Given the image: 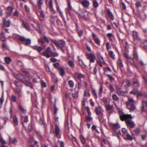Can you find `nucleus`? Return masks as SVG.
Segmentation results:
<instances>
[{"mask_svg":"<svg viewBox=\"0 0 147 147\" xmlns=\"http://www.w3.org/2000/svg\"><path fill=\"white\" fill-rule=\"evenodd\" d=\"M19 110L22 111L23 113H25L26 112V110L24 109L22 107L19 105Z\"/></svg>","mask_w":147,"mask_h":147,"instance_id":"nucleus-34","label":"nucleus"},{"mask_svg":"<svg viewBox=\"0 0 147 147\" xmlns=\"http://www.w3.org/2000/svg\"><path fill=\"white\" fill-rule=\"evenodd\" d=\"M78 33L80 36H82L83 35V32L81 30H80L78 32Z\"/></svg>","mask_w":147,"mask_h":147,"instance_id":"nucleus-57","label":"nucleus"},{"mask_svg":"<svg viewBox=\"0 0 147 147\" xmlns=\"http://www.w3.org/2000/svg\"><path fill=\"white\" fill-rule=\"evenodd\" d=\"M92 91L93 94L95 96L96 98H97V96L96 93V90L94 89H92Z\"/></svg>","mask_w":147,"mask_h":147,"instance_id":"nucleus-61","label":"nucleus"},{"mask_svg":"<svg viewBox=\"0 0 147 147\" xmlns=\"http://www.w3.org/2000/svg\"><path fill=\"white\" fill-rule=\"evenodd\" d=\"M50 60L51 62L54 63L57 61V60L54 58H52L50 59Z\"/></svg>","mask_w":147,"mask_h":147,"instance_id":"nucleus-59","label":"nucleus"},{"mask_svg":"<svg viewBox=\"0 0 147 147\" xmlns=\"http://www.w3.org/2000/svg\"><path fill=\"white\" fill-rule=\"evenodd\" d=\"M49 53L45 52L43 53V55L47 57V58H49L50 57H51V55H50L49 54Z\"/></svg>","mask_w":147,"mask_h":147,"instance_id":"nucleus-41","label":"nucleus"},{"mask_svg":"<svg viewBox=\"0 0 147 147\" xmlns=\"http://www.w3.org/2000/svg\"><path fill=\"white\" fill-rule=\"evenodd\" d=\"M87 59H89L90 62L94 63L95 59V57L94 55L92 53H89L86 55Z\"/></svg>","mask_w":147,"mask_h":147,"instance_id":"nucleus-5","label":"nucleus"},{"mask_svg":"<svg viewBox=\"0 0 147 147\" xmlns=\"http://www.w3.org/2000/svg\"><path fill=\"white\" fill-rule=\"evenodd\" d=\"M80 138L82 143L83 144H84L86 143V140L84 136L82 135H81L80 136Z\"/></svg>","mask_w":147,"mask_h":147,"instance_id":"nucleus-30","label":"nucleus"},{"mask_svg":"<svg viewBox=\"0 0 147 147\" xmlns=\"http://www.w3.org/2000/svg\"><path fill=\"white\" fill-rule=\"evenodd\" d=\"M33 48L34 49L37 50L38 52H40L43 49L42 48L36 45L34 46Z\"/></svg>","mask_w":147,"mask_h":147,"instance_id":"nucleus-22","label":"nucleus"},{"mask_svg":"<svg viewBox=\"0 0 147 147\" xmlns=\"http://www.w3.org/2000/svg\"><path fill=\"white\" fill-rule=\"evenodd\" d=\"M109 55L113 59L115 58V55L113 52L111 51H110L109 52Z\"/></svg>","mask_w":147,"mask_h":147,"instance_id":"nucleus-31","label":"nucleus"},{"mask_svg":"<svg viewBox=\"0 0 147 147\" xmlns=\"http://www.w3.org/2000/svg\"><path fill=\"white\" fill-rule=\"evenodd\" d=\"M106 108L107 111H109L113 109V106L110 105H107L106 106Z\"/></svg>","mask_w":147,"mask_h":147,"instance_id":"nucleus-36","label":"nucleus"},{"mask_svg":"<svg viewBox=\"0 0 147 147\" xmlns=\"http://www.w3.org/2000/svg\"><path fill=\"white\" fill-rule=\"evenodd\" d=\"M128 102H126V104L128 106L130 105V103L133 104V103L134 102V100L133 98H128Z\"/></svg>","mask_w":147,"mask_h":147,"instance_id":"nucleus-20","label":"nucleus"},{"mask_svg":"<svg viewBox=\"0 0 147 147\" xmlns=\"http://www.w3.org/2000/svg\"><path fill=\"white\" fill-rule=\"evenodd\" d=\"M109 89L111 91L113 92L114 91V89L113 86L111 85L110 84L109 85Z\"/></svg>","mask_w":147,"mask_h":147,"instance_id":"nucleus-62","label":"nucleus"},{"mask_svg":"<svg viewBox=\"0 0 147 147\" xmlns=\"http://www.w3.org/2000/svg\"><path fill=\"white\" fill-rule=\"evenodd\" d=\"M141 137L142 139L143 140H146L147 136L145 135H142Z\"/></svg>","mask_w":147,"mask_h":147,"instance_id":"nucleus-63","label":"nucleus"},{"mask_svg":"<svg viewBox=\"0 0 147 147\" xmlns=\"http://www.w3.org/2000/svg\"><path fill=\"white\" fill-rule=\"evenodd\" d=\"M72 96L73 97H77L78 96V94L77 92L72 94Z\"/></svg>","mask_w":147,"mask_h":147,"instance_id":"nucleus-60","label":"nucleus"},{"mask_svg":"<svg viewBox=\"0 0 147 147\" xmlns=\"http://www.w3.org/2000/svg\"><path fill=\"white\" fill-rule=\"evenodd\" d=\"M109 17L112 20H114V16L112 13L111 12L110 9H108L107 11Z\"/></svg>","mask_w":147,"mask_h":147,"instance_id":"nucleus-16","label":"nucleus"},{"mask_svg":"<svg viewBox=\"0 0 147 147\" xmlns=\"http://www.w3.org/2000/svg\"><path fill=\"white\" fill-rule=\"evenodd\" d=\"M68 83L69 86L71 88H73L74 86V82L71 80L68 81Z\"/></svg>","mask_w":147,"mask_h":147,"instance_id":"nucleus-32","label":"nucleus"},{"mask_svg":"<svg viewBox=\"0 0 147 147\" xmlns=\"http://www.w3.org/2000/svg\"><path fill=\"white\" fill-rule=\"evenodd\" d=\"M96 113L98 116H103V113L102 112V110L100 107H96L95 109Z\"/></svg>","mask_w":147,"mask_h":147,"instance_id":"nucleus-7","label":"nucleus"},{"mask_svg":"<svg viewBox=\"0 0 147 147\" xmlns=\"http://www.w3.org/2000/svg\"><path fill=\"white\" fill-rule=\"evenodd\" d=\"M136 6L137 7H139L142 6V3L140 2H138L136 3Z\"/></svg>","mask_w":147,"mask_h":147,"instance_id":"nucleus-47","label":"nucleus"},{"mask_svg":"<svg viewBox=\"0 0 147 147\" xmlns=\"http://www.w3.org/2000/svg\"><path fill=\"white\" fill-rule=\"evenodd\" d=\"M43 38H41L39 39L38 40V42H40L42 45H44L45 43V42L43 40Z\"/></svg>","mask_w":147,"mask_h":147,"instance_id":"nucleus-48","label":"nucleus"},{"mask_svg":"<svg viewBox=\"0 0 147 147\" xmlns=\"http://www.w3.org/2000/svg\"><path fill=\"white\" fill-rule=\"evenodd\" d=\"M130 93L131 94H134L137 96H140L142 95L141 93L138 92V90L135 88L134 89L130 91Z\"/></svg>","mask_w":147,"mask_h":147,"instance_id":"nucleus-8","label":"nucleus"},{"mask_svg":"<svg viewBox=\"0 0 147 147\" xmlns=\"http://www.w3.org/2000/svg\"><path fill=\"white\" fill-rule=\"evenodd\" d=\"M24 73L23 74H19V77H20V78H21L22 77H24V78L25 79L26 75H27V76H28V74H25L24 72Z\"/></svg>","mask_w":147,"mask_h":147,"instance_id":"nucleus-38","label":"nucleus"},{"mask_svg":"<svg viewBox=\"0 0 147 147\" xmlns=\"http://www.w3.org/2000/svg\"><path fill=\"white\" fill-rule=\"evenodd\" d=\"M82 5L85 7H87L89 5V1L87 0H84L81 2Z\"/></svg>","mask_w":147,"mask_h":147,"instance_id":"nucleus-12","label":"nucleus"},{"mask_svg":"<svg viewBox=\"0 0 147 147\" xmlns=\"http://www.w3.org/2000/svg\"><path fill=\"white\" fill-rule=\"evenodd\" d=\"M49 4L50 7L51 8H53V1L51 0H50L49 2Z\"/></svg>","mask_w":147,"mask_h":147,"instance_id":"nucleus-55","label":"nucleus"},{"mask_svg":"<svg viewBox=\"0 0 147 147\" xmlns=\"http://www.w3.org/2000/svg\"><path fill=\"white\" fill-rule=\"evenodd\" d=\"M118 65L120 67H123V65L122 63V60L121 59H119L118 61Z\"/></svg>","mask_w":147,"mask_h":147,"instance_id":"nucleus-42","label":"nucleus"},{"mask_svg":"<svg viewBox=\"0 0 147 147\" xmlns=\"http://www.w3.org/2000/svg\"><path fill=\"white\" fill-rule=\"evenodd\" d=\"M125 136H126V137L125 139L126 140H132L133 139L132 137L128 133Z\"/></svg>","mask_w":147,"mask_h":147,"instance_id":"nucleus-21","label":"nucleus"},{"mask_svg":"<svg viewBox=\"0 0 147 147\" xmlns=\"http://www.w3.org/2000/svg\"><path fill=\"white\" fill-rule=\"evenodd\" d=\"M19 40L23 43L26 45H28L31 43V40L29 38H26L24 37L19 35Z\"/></svg>","mask_w":147,"mask_h":147,"instance_id":"nucleus-4","label":"nucleus"},{"mask_svg":"<svg viewBox=\"0 0 147 147\" xmlns=\"http://www.w3.org/2000/svg\"><path fill=\"white\" fill-rule=\"evenodd\" d=\"M59 73L61 76H63L65 74V71L64 69L62 67L59 68Z\"/></svg>","mask_w":147,"mask_h":147,"instance_id":"nucleus-24","label":"nucleus"},{"mask_svg":"<svg viewBox=\"0 0 147 147\" xmlns=\"http://www.w3.org/2000/svg\"><path fill=\"white\" fill-rule=\"evenodd\" d=\"M84 77V75L81 74H79L78 75L77 78L78 79H80Z\"/></svg>","mask_w":147,"mask_h":147,"instance_id":"nucleus-44","label":"nucleus"},{"mask_svg":"<svg viewBox=\"0 0 147 147\" xmlns=\"http://www.w3.org/2000/svg\"><path fill=\"white\" fill-rule=\"evenodd\" d=\"M122 131L125 135H126L128 133L127 130L124 128L122 129Z\"/></svg>","mask_w":147,"mask_h":147,"instance_id":"nucleus-51","label":"nucleus"},{"mask_svg":"<svg viewBox=\"0 0 147 147\" xmlns=\"http://www.w3.org/2000/svg\"><path fill=\"white\" fill-rule=\"evenodd\" d=\"M79 65L81 66H82L83 65H84L83 61L80 59H79Z\"/></svg>","mask_w":147,"mask_h":147,"instance_id":"nucleus-58","label":"nucleus"},{"mask_svg":"<svg viewBox=\"0 0 147 147\" xmlns=\"http://www.w3.org/2000/svg\"><path fill=\"white\" fill-rule=\"evenodd\" d=\"M95 42H96V43L98 45V46H100V40L98 38L97 39H96V40H94Z\"/></svg>","mask_w":147,"mask_h":147,"instance_id":"nucleus-52","label":"nucleus"},{"mask_svg":"<svg viewBox=\"0 0 147 147\" xmlns=\"http://www.w3.org/2000/svg\"><path fill=\"white\" fill-rule=\"evenodd\" d=\"M98 119L101 122L104 123L105 121V119H103V116H98Z\"/></svg>","mask_w":147,"mask_h":147,"instance_id":"nucleus-39","label":"nucleus"},{"mask_svg":"<svg viewBox=\"0 0 147 147\" xmlns=\"http://www.w3.org/2000/svg\"><path fill=\"white\" fill-rule=\"evenodd\" d=\"M45 52L51 53V52H52L51 50V49L50 47H49L46 49L45 50Z\"/></svg>","mask_w":147,"mask_h":147,"instance_id":"nucleus-54","label":"nucleus"},{"mask_svg":"<svg viewBox=\"0 0 147 147\" xmlns=\"http://www.w3.org/2000/svg\"><path fill=\"white\" fill-rule=\"evenodd\" d=\"M4 99V96H3V94H2V96H1V98L0 100V102L1 104H2L3 103V102Z\"/></svg>","mask_w":147,"mask_h":147,"instance_id":"nucleus-56","label":"nucleus"},{"mask_svg":"<svg viewBox=\"0 0 147 147\" xmlns=\"http://www.w3.org/2000/svg\"><path fill=\"white\" fill-rule=\"evenodd\" d=\"M21 123L23 126H24V123H26L28 121V117L27 116H22L21 117Z\"/></svg>","mask_w":147,"mask_h":147,"instance_id":"nucleus-11","label":"nucleus"},{"mask_svg":"<svg viewBox=\"0 0 147 147\" xmlns=\"http://www.w3.org/2000/svg\"><path fill=\"white\" fill-rule=\"evenodd\" d=\"M132 82L133 85L135 87H139L140 86V84L139 81L136 79H133Z\"/></svg>","mask_w":147,"mask_h":147,"instance_id":"nucleus-14","label":"nucleus"},{"mask_svg":"<svg viewBox=\"0 0 147 147\" xmlns=\"http://www.w3.org/2000/svg\"><path fill=\"white\" fill-rule=\"evenodd\" d=\"M86 110L88 114L89 115H91V113L90 111V109L88 107H86Z\"/></svg>","mask_w":147,"mask_h":147,"instance_id":"nucleus-45","label":"nucleus"},{"mask_svg":"<svg viewBox=\"0 0 147 147\" xmlns=\"http://www.w3.org/2000/svg\"><path fill=\"white\" fill-rule=\"evenodd\" d=\"M142 77L144 80L146 85H147V78L145 77L144 76H142Z\"/></svg>","mask_w":147,"mask_h":147,"instance_id":"nucleus-64","label":"nucleus"},{"mask_svg":"<svg viewBox=\"0 0 147 147\" xmlns=\"http://www.w3.org/2000/svg\"><path fill=\"white\" fill-rule=\"evenodd\" d=\"M97 58L98 59V61H97V63L101 67H102V64L105 63L103 58L100 54H99L98 55Z\"/></svg>","mask_w":147,"mask_h":147,"instance_id":"nucleus-6","label":"nucleus"},{"mask_svg":"<svg viewBox=\"0 0 147 147\" xmlns=\"http://www.w3.org/2000/svg\"><path fill=\"white\" fill-rule=\"evenodd\" d=\"M7 10L9 13H11L13 9L11 7L9 6L7 7Z\"/></svg>","mask_w":147,"mask_h":147,"instance_id":"nucleus-49","label":"nucleus"},{"mask_svg":"<svg viewBox=\"0 0 147 147\" xmlns=\"http://www.w3.org/2000/svg\"><path fill=\"white\" fill-rule=\"evenodd\" d=\"M5 62L7 64H9L11 61V59L8 57H6L5 59Z\"/></svg>","mask_w":147,"mask_h":147,"instance_id":"nucleus-28","label":"nucleus"},{"mask_svg":"<svg viewBox=\"0 0 147 147\" xmlns=\"http://www.w3.org/2000/svg\"><path fill=\"white\" fill-rule=\"evenodd\" d=\"M51 56L53 57H56L58 56L59 54L58 53L56 52H51Z\"/></svg>","mask_w":147,"mask_h":147,"instance_id":"nucleus-27","label":"nucleus"},{"mask_svg":"<svg viewBox=\"0 0 147 147\" xmlns=\"http://www.w3.org/2000/svg\"><path fill=\"white\" fill-rule=\"evenodd\" d=\"M93 6L95 7H98V4L96 0H93Z\"/></svg>","mask_w":147,"mask_h":147,"instance_id":"nucleus-37","label":"nucleus"},{"mask_svg":"<svg viewBox=\"0 0 147 147\" xmlns=\"http://www.w3.org/2000/svg\"><path fill=\"white\" fill-rule=\"evenodd\" d=\"M39 12L40 15L39 16V18L41 21H43L44 19V15L43 11L41 9H39Z\"/></svg>","mask_w":147,"mask_h":147,"instance_id":"nucleus-13","label":"nucleus"},{"mask_svg":"<svg viewBox=\"0 0 147 147\" xmlns=\"http://www.w3.org/2000/svg\"><path fill=\"white\" fill-rule=\"evenodd\" d=\"M133 131L134 133V134H133V135L138 136L141 132V129L139 128H136L133 130Z\"/></svg>","mask_w":147,"mask_h":147,"instance_id":"nucleus-10","label":"nucleus"},{"mask_svg":"<svg viewBox=\"0 0 147 147\" xmlns=\"http://www.w3.org/2000/svg\"><path fill=\"white\" fill-rule=\"evenodd\" d=\"M68 64L71 68H74V62L72 61L69 60L68 62Z\"/></svg>","mask_w":147,"mask_h":147,"instance_id":"nucleus-26","label":"nucleus"},{"mask_svg":"<svg viewBox=\"0 0 147 147\" xmlns=\"http://www.w3.org/2000/svg\"><path fill=\"white\" fill-rule=\"evenodd\" d=\"M104 74L106 75L109 78V80L111 81V82H112V81L114 80L115 79L111 75L106 74L105 73Z\"/></svg>","mask_w":147,"mask_h":147,"instance_id":"nucleus-33","label":"nucleus"},{"mask_svg":"<svg viewBox=\"0 0 147 147\" xmlns=\"http://www.w3.org/2000/svg\"><path fill=\"white\" fill-rule=\"evenodd\" d=\"M10 23L11 22L9 20L7 21H4L3 22V27H9L10 26Z\"/></svg>","mask_w":147,"mask_h":147,"instance_id":"nucleus-17","label":"nucleus"},{"mask_svg":"<svg viewBox=\"0 0 147 147\" xmlns=\"http://www.w3.org/2000/svg\"><path fill=\"white\" fill-rule=\"evenodd\" d=\"M24 84L26 86L30 87L31 88L33 89V86L32 84L30 82H28L27 81H26L24 82Z\"/></svg>","mask_w":147,"mask_h":147,"instance_id":"nucleus-23","label":"nucleus"},{"mask_svg":"<svg viewBox=\"0 0 147 147\" xmlns=\"http://www.w3.org/2000/svg\"><path fill=\"white\" fill-rule=\"evenodd\" d=\"M52 41L57 47L60 48H63L65 46V42L61 40L57 41L56 40H52Z\"/></svg>","mask_w":147,"mask_h":147,"instance_id":"nucleus-2","label":"nucleus"},{"mask_svg":"<svg viewBox=\"0 0 147 147\" xmlns=\"http://www.w3.org/2000/svg\"><path fill=\"white\" fill-rule=\"evenodd\" d=\"M117 91L118 94L120 96L123 95L125 93V91L121 90L119 87L117 88Z\"/></svg>","mask_w":147,"mask_h":147,"instance_id":"nucleus-15","label":"nucleus"},{"mask_svg":"<svg viewBox=\"0 0 147 147\" xmlns=\"http://www.w3.org/2000/svg\"><path fill=\"white\" fill-rule=\"evenodd\" d=\"M92 118L91 117L88 116H86V122H89L92 120Z\"/></svg>","mask_w":147,"mask_h":147,"instance_id":"nucleus-35","label":"nucleus"},{"mask_svg":"<svg viewBox=\"0 0 147 147\" xmlns=\"http://www.w3.org/2000/svg\"><path fill=\"white\" fill-rule=\"evenodd\" d=\"M53 133L55 134V136H56L57 138H61L60 129L59 127L56 124L55 125L54 131Z\"/></svg>","mask_w":147,"mask_h":147,"instance_id":"nucleus-3","label":"nucleus"},{"mask_svg":"<svg viewBox=\"0 0 147 147\" xmlns=\"http://www.w3.org/2000/svg\"><path fill=\"white\" fill-rule=\"evenodd\" d=\"M25 9L26 11L28 12H29L30 11V9L29 7L26 5H25Z\"/></svg>","mask_w":147,"mask_h":147,"instance_id":"nucleus-53","label":"nucleus"},{"mask_svg":"<svg viewBox=\"0 0 147 147\" xmlns=\"http://www.w3.org/2000/svg\"><path fill=\"white\" fill-rule=\"evenodd\" d=\"M13 122L15 125H18V118L16 116L13 117Z\"/></svg>","mask_w":147,"mask_h":147,"instance_id":"nucleus-29","label":"nucleus"},{"mask_svg":"<svg viewBox=\"0 0 147 147\" xmlns=\"http://www.w3.org/2000/svg\"><path fill=\"white\" fill-rule=\"evenodd\" d=\"M120 117L122 120H125L126 124L129 126L131 128H133L136 126V124L134 122L131 120L127 119H131L132 117L130 114H123L120 116Z\"/></svg>","mask_w":147,"mask_h":147,"instance_id":"nucleus-1","label":"nucleus"},{"mask_svg":"<svg viewBox=\"0 0 147 147\" xmlns=\"http://www.w3.org/2000/svg\"><path fill=\"white\" fill-rule=\"evenodd\" d=\"M123 84L125 88H127L130 86V82L129 80L127 79L124 80L123 83Z\"/></svg>","mask_w":147,"mask_h":147,"instance_id":"nucleus-9","label":"nucleus"},{"mask_svg":"<svg viewBox=\"0 0 147 147\" xmlns=\"http://www.w3.org/2000/svg\"><path fill=\"white\" fill-rule=\"evenodd\" d=\"M112 126L115 129H117L120 127V126L118 124H112Z\"/></svg>","mask_w":147,"mask_h":147,"instance_id":"nucleus-40","label":"nucleus"},{"mask_svg":"<svg viewBox=\"0 0 147 147\" xmlns=\"http://www.w3.org/2000/svg\"><path fill=\"white\" fill-rule=\"evenodd\" d=\"M112 97L113 100L115 101L119 99V98L116 94L113 95L112 96Z\"/></svg>","mask_w":147,"mask_h":147,"instance_id":"nucleus-46","label":"nucleus"},{"mask_svg":"<svg viewBox=\"0 0 147 147\" xmlns=\"http://www.w3.org/2000/svg\"><path fill=\"white\" fill-rule=\"evenodd\" d=\"M132 35L134 39H137L138 38V34L137 32L135 31H133Z\"/></svg>","mask_w":147,"mask_h":147,"instance_id":"nucleus-19","label":"nucleus"},{"mask_svg":"<svg viewBox=\"0 0 147 147\" xmlns=\"http://www.w3.org/2000/svg\"><path fill=\"white\" fill-rule=\"evenodd\" d=\"M43 0H38L37 2V4L39 7V9H41V5L43 4Z\"/></svg>","mask_w":147,"mask_h":147,"instance_id":"nucleus-25","label":"nucleus"},{"mask_svg":"<svg viewBox=\"0 0 147 147\" xmlns=\"http://www.w3.org/2000/svg\"><path fill=\"white\" fill-rule=\"evenodd\" d=\"M135 108L134 104H131V105L130 107L129 108V109L131 111H133L135 110Z\"/></svg>","mask_w":147,"mask_h":147,"instance_id":"nucleus-43","label":"nucleus"},{"mask_svg":"<svg viewBox=\"0 0 147 147\" xmlns=\"http://www.w3.org/2000/svg\"><path fill=\"white\" fill-rule=\"evenodd\" d=\"M102 91H103V87L102 86H100L99 88V92L98 93V94L100 95L102 94Z\"/></svg>","mask_w":147,"mask_h":147,"instance_id":"nucleus-50","label":"nucleus"},{"mask_svg":"<svg viewBox=\"0 0 147 147\" xmlns=\"http://www.w3.org/2000/svg\"><path fill=\"white\" fill-rule=\"evenodd\" d=\"M21 20L22 22V24L24 27L27 30H30V28L28 25L25 22L24 20Z\"/></svg>","mask_w":147,"mask_h":147,"instance_id":"nucleus-18","label":"nucleus"}]
</instances>
